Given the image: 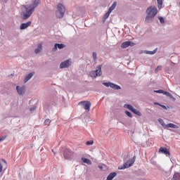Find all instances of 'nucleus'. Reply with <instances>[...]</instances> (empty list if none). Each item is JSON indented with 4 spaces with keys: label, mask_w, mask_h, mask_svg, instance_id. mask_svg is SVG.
<instances>
[{
    "label": "nucleus",
    "mask_w": 180,
    "mask_h": 180,
    "mask_svg": "<svg viewBox=\"0 0 180 180\" xmlns=\"http://www.w3.org/2000/svg\"><path fill=\"white\" fill-rule=\"evenodd\" d=\"M71 64H72V61L71 60V59H68L67 60L62 62L60 64V68H69V67H71Z\"/></svg>",
    "instance_id": "nucleus-9"
},
{
    "label": "nucleus",
    "mask_w": 180,
    "mask_h": 180,
    "mask_svg": "<svg viewBox=\"0 0 180 180\" xmlns=\"http://www.w3.org/2000/svg\"><path fill=\"white\" fill-rule=\"evenodd\" d=\"M129 46H131V47H133V46H134V44L130 41H127L123 42L121 44V48L122 49H127V47H129Z\"/></svg>",
    "instance_id": "nucleus-13"
},
{
    "label": "nucleus",
    "mask_w": 180,
    "mask_h": 180,
    "mask_svg": "<svg viewBox=\"0 0 180 180\" xmlns=\"http://www.w3.org/2000/svg\"><path fill=\"white\" fill-rule=\"evenodd\" d=\"M42 49H43V46L41 45V44H39L37 46V48L35 49V50H34L35 54H39V53H40V51H41Z\"/></svg>",
    "instance_id": "nucleus-19"
},
{
    "label": "nucleus",
    "mask_w": 180,
    "mask_h": 180,
    "mask_svg": "<svg viewBox=\"0 0 180 180\" xmlns=\"http://www.w3.org/2000/svg\"><path fill=\"white\" fill-rule=\"evenodd\" d=\"M92 56H93V60H94V61H96V60H97L96 52H93Z\"/></svg>",
    "instance_id": "nucleus-29"
},
{
    "label": "nucleus",
    "mask_w": 180,
    "mask_h": 180,
    "mask_svg": "<svg viewBox=\"0 0 180 180\" xmlns=\"http://www.w3.org/2000/svg\"><path fill=\"white\" fill-rule=\"evenodd\" d=\"M157 50H158V49L156 48L155 50H153L152 51H142L141 52V53L143 54V53L144 54H150V56H153V55L155 54V53H157Z\"/></svg>",
    "instance_id": "nucleus-17"
},
{
    "label": "nucleus",
    "mask_w": 180,
    "mask_h": 180,
    "mask_svg": "<svg viewBox=\"0 0 180 180\" xmlns=\"http://www.w3.org/2000/svg\"><path fill=\"white\" fill-rule=\"evenodd\" d=\"M158 13V10L157 7L154 6H150L146 9V17L145 18V22L146 23H153V20H154V18Z\"/></svg>",
    "instance_id": "nucleus-2"
},
{
    "label": "nucleus",
    "mask_w": 180,
    "mask_h": 180,
    "mask_svg": "<svg viewBox=\"0 0 180 180\" xmlns=\"http://www.w3.org/2000/svg\"><path fill=\"white\" fill-rule=\"evenodd\" d=\"M162 70V66L159 65L156 68V69L155 70V74H157V72H158V71H161Z\"/></svg>",
    "instance_id": "nucleus-25"
},
{
    "label": "nucleus",
    "mask_w": 180,
    "mask_h": 180,
    "mask_svg": "<svg viewBox=\"0 0 180 180\" xmlns=\"http://www.w3.org/2000/svg\"><path fill=\"white\" fill-rule=\"evenodd\" d=\"M16 91L18 94V95H24L25 94V87L24 86H16Z\"/></svg>",
    "instance_id": "nucleus-16"
},
{
    "label": "nucleus",
    "mask_w": 180,
    "mask_h": 180,
    "mask_svg": "<svg viewBox=\"0 0 180 180\" xmlns=\"http://www.w3.org/2000/svg\"><path fill=\"white\" fill-rule=\"evenodd\" d=\"M39 4L40 0H34L30 5L22 6L21 11L22 19L24 20L29 19V18L33 15L35 8H37Z\"/></svg>",
    "instance_id": "nucleus-1"
},
{
    "label": "nucleus",
    "mask_w": 180,
    "mask_h": 180,
    "mask_svg": "<svg viewBox=\"0 0 180 180\" xmlns=\"http://www.w3.org/2000/svg\"><path fill=\"white\" fill-rule=\"evenodd\" d=\"M110 12L108 11L103 16V19H108L110 16Z\"/></svg>",
    "instance_id": "nucleus-26"
},
{
    "label": "nucleus",
    "mask_w": 180,
    "mask_h": 180,
    "mask_svg": "<svg viewBox=\"0 0 180 180\" xmlns=\"http://www.w3.org/2000/svg\"><path fill=\"white\" fill-rule=\"evenodd\" d=\"M154 92H155L156 94H163L165 91L164 90H155Z\"/></svg>",
    "instance_id": "nucleus-31"
},
{
    "label": "nucleus",
    "mask_w": 180,
    "mask_h": 180,
    "mask_svg": "<svg viewBox=\"0 0 180 180\" xmlns=\"http://www.w3.org/2000/svg\"><path fill=\"white\" fill-rule=\"evenodd\" d=\"M2 168H3L2 163H1L0 162V172H2Z\"/></svg>",
    "instance_id": "nucleus-36"
},
{
    "label": "nucleus",
    "mask_w": 180,
    "mask_h": 180,
    "mask_svg": "<svg viewBox=\"0 0 180 180\" xmlns=\"http://www.w3.org/2000/svg\"><path fill=\"white\" fill-rule=\"evenodd\" d=\"M125 115H127V116H128V117H133V115H131V112H130L129 111L126 110L125 111Z\"/></svg>",
    "instance_id": "nucleus-28"
},
{
    "label": "nucleus",
    "mask_w": 180,
    "mask_h": 180,
    "mask_svg": "<svg viewBox=\"0 0 180 180\" xmlns=\"http://www.w3.org/2000/svg\"><path fill=\"white\" fill-rule=\"evenodd\" d=\"M158 122L161 126H162L163 128L168 129H179V127L175 124L169 123L166 124V123L164 122V120L160 118L158 120Z\"/></svg>",
    "instance_id": "nucleus-4"
},
{
    "label": "nucleus",
    "mask_w": 180,
    "mask_h": 180,
    "mask_svg": "<svg viewBox=\"0 0 180 180\" xmlns=\"http://www.w3.org/2000/svg\"><path fill=\"white\" fill-rule=\"evenodd\" d=\"M117 6V2L115 1L112 6L109 8L108 11L112 13V11H115L116 9V6Z\"/></svg>",
    "instance_id": "nucleus-21"
},
{
    "label": "nucleus",
    "mask_w": 180,
    "mask_h": 180,
    "mask_svg": "<svg viewBox=\"0 0 180 180\" xmlns=\"http://www.w3.org/2000/svg\"><path fill=\"white\" fill-rule=\"evenodd\" d=\"M52 153H53V154H56V153H54V150H52Z\"/></svg>",
    "instance_id": "nucleus-41"
},
{
    "label": "nucleus",
    "mask_w": 180,
    "mask_h": 180,
    "mask_svg": "<svg viewBox=\"0 0 180 180\" xmlns=\"http://www.w3.org/2000/svg\"><path fill=\"white\" fill-rule=\"evenodd\" d=\"M72 155V151H71V150L65 149V151L63 153V157L65 160H70Z\"/></svg>",
    "instance_id": "nucleus-11"
},
{
    "label": "nucleus",
    "mask_w": 180,
    "mask_h": 180,
    "mask_svg": "<svg viewBox=\"0 0 180 180\" xmlns=\"http://www.w3.org/2000/svg\"><path fill=\"white\" fill-rule=\"evenodd\" d=\"M56 11V16L61 19V18H64V15L65 13V7L62 4H58L57 6Z\"/></svg>",
    "instance_id": "nucleus-3"
},
{
    "label": "nucleus",
    "mask_w": 180,
    "mask_h": 180,
    "mask_svg": "<svg viewBox=\"0 0 180 180\" xmlns=\"http://www.w3.org/2000/svg\"><path fill=\"white\" fill-rule=\"evenodd\" d=\"M30 112H34L36 110V106H33L30 108Z\"/></svg>",
    "instance_id": "nucleus-33"
},
{
    "label": "nucleus",
    "mask_w": 180,
    "mask_h": 180,
    "mask_svg": "<svg viewBox=\"0 0 180 180\" xmlns=\"http://www.w3.org/2000/svg\"><path fill=\"white\" fill-rule=\"evenodd\" d=\"M30 25H32V21H28L26 23H22L20 25V30H25V29H27Z\"/></svg>",
    "instance_id": "nucleus-15"
},
{
    "label": "nucleus",
    "mask_w": 180,
    "mask_h": 180,
    "mask_svg": "<svg viewBox=\"0 0 180 180\" xmlns=\"http://www.w3.org/2000/svg\"><path fill=\"white\" fill-rule=\"evenodd\" d=\"M33 77V73L30 72L27 76H25L24 82L26 83L27 81H30V79H32V77Z\"/></svg>",
    "instance_id": "nucleus-20"
},
{
    "label": "nucleus",
    "mask_w": 180,
    "mask_h": 180,
    "mask_svg": "<svg viewBox=\"0 0 180 180\" xmlns=\"http://www.w3.org/2000/svg\"><path fill=\"white\" fill-rule=\"evenodd\" d=\"M160 106H161V108H162L163 109H165V110H167V106L164 105H160Z\"/></svg>",
    "instance_id": "nucleus-35"
},
{
    "label": "nucleus",
    "mask_w": 180,
    "mask_h": 180,
    "mask_svg": "<svg viewBox=\"0 0 180 180\" xmlns=\"http://www.w3.org/2000/svg\"><path fill=\"white\" fill-rule=\"evenodd\" d=\"M158 19L162 25H164V23H165V20H164V18L158 17Z\"/></svg>",
    "instance_id": "nucleus-27"
},
{
    "label": "nucleus",
    "mask_w": 180,
    "mask_h": 180,
    "mask_svg": "<svg viewBox=\"0 0 180 180\" xmlns=\"http://www.w3.org/2000/svg\"><path fill=\"white\" fill-rule=\"evenodd\" d=\"M159 153H160L161 154H165V155H166V157H170V155H171V153H169V151L168 150V149L167 148L161 147L159 149Z\"/></svg>",
    "instance_id": "nucleus-12"
},
{
    "label": "nucleus",
    "mask_w": 180,
    "mask_h": 180,
    "mask_svg": "<svg viewBox=\"0 0 180 180\" xmlns=\"http://www.w3.org/2000/svg\"><path fill=\"white\" fill-rule=\"evenodd\" d=\"M52 153H53V154H56V153H54V150H52Z\"/></svg>",
    "instance_id": "nucleus-40"
},
{
    "label": "nucleus",
    "mask_w": 180,
    "mask_h": 180,
    "mask_svg": "<svg viewBox=\"0 0 180 180\" xmlns=\"http://www.w3.org/2000/svg\"><path fill=\"white\" fill-rule=\"evenodd\" d=\"M64 47H65V45L64 44H55L54 47L52 49V51L56 52L57 51V49L61 50V49H64Z\"/></svg>",
    "instance_id": "nucleus-14"
},
{
    "label": "nucleus",
    "mask_w": 180,
    "mask_h": 180,
    "mask_svg": "<svg viewBox=\"0 0 180 180\" xmlns=\"http://www.w3.org/2000/svg\"><path fill=\"white\" fill-rule=\"evenodd\" d=\"M86 144V146H92V144H94V141H88Z\"/></svg>",
    "instance_id": "nucleus-32"
},
{
    "label": "nucleus",
    "mask_w": 180,
    "mask_h": 180,
    "mask_svg": "<svg viewBox=\"0 0 180 180\" xmlns=\"http://www.w3.org/2000/svg\"><path fill=\"white\" fill-rule=\"evenodd\" d=\"M103 85H104V86H107V88H112V89L117 90L118 91L119 89H122V87L117 84H115L114 83H112L110 82H103Z\"/></svg>",
    "instance_id": "nucleus-8"
},
{
    "label": "nucleus",
    "mask_w": 180,
    "mask_h": 180,
    "mask_svg": "<svg viewBox=\"0 0 180 180\" xmlns=\"http://www.w3.org/2000/svg\"><path fill=\"white\" fill-rule=\"evenodd\" d=\"M4 2H8V0H4Z\"/></svg>",
    "instance_id": "nucleus-42"
},
{
    "label": "nucleus",
    "mask_w": 180,
    "mask_h": 180,
    "mask_svg": "<svg viewBox=\"0 0 180 180\" xmlns=\"http://www.w3.org/2000/svg\"><path fill=\"white\" fill-rule=\"evenodd\" d=\"M163 95H166V96H169L171 99H174V96L168 91H164Z\"/></svg>",
    "instance_id": "nucleus-23"
},
{
    "label": "nucleus",
    "mask_w": 180,
    "mask_h": 180,
    "mask_svg": "<svg viewBox=\"0 0 180 180\" xmlns=\"http://www.w3.org/2000/svg\"><path fill=\"white\" fill-rule=\"evenodd\" d=\"M79 105L83 106L84 109L88 112L91 110V103L89 101H81Z\"/></svg>",
    "instance_id": "nucleus-10"
},
{
    "label": "nucleus",
    "mask_w": 180,
    "mask_h": 180,
    "mask_svg": "<svg viewBox=\"0 0 180 180\" xmlns=\"http://www.w3.org/2000/svg\"><path fill=\"white\" fill-rule=\"evenodd\" d=\"M50 123H51V121L50 120V119H46L44 121V124H46V126H49V124H50Z\"/></svg>",
    "instance_id": "nucleus-30"
},
{
    "label": "nucleus",
    "mask_w": 180,
    "mask_h": 180,
    "mask_svg": "<svg viewBox=\"0 0 180 180\" xmlns=\"http://www.w3.org/2000/svg\"><path fill=\"white\" fill-rule=\"evenodd\" d=\"M52 153H53V154H56V153H54V150H52Z\"/></svg>",
    "instance_id": "nucleus-39"
},
{
    "label": "nucleus",
    "mask_w": 180,
    "mask_h": 180,
    "mask_svg": "<svg viewBox=\"0 0 180 180\" xmlns=\"http://www.w3.org/2000/svg\"><path fill=\"white\" fill-rule=\"evenodd\" d=\"M172 180H180V174L179 173H175L173 176V178Z\"/></svg>",
    "instance_id": "nucleus-22"
},
{
    "label": "nucleus",
    "mask_w": 180,
    "mask_h": 180,
    "mask_svg": "<svg viewBox=\"0 0 180 180\" xmlns=\"http://www.w3.org/2000/svg\"><path fill=\"white\" fill-rule=\"evenodd\" d=\"M5 139H6V136H3L0 137V141H4V140H5Z\"/></svg>",
    "instance_id": "nucleus-34"
},
{
    "label": "nucleus",
    "mask_w": 180,
    "mask_h": 180,
    "mask_svg": "<svg viewBox=\"0 0 180 180\" xmlns=\"http://www.w3.org/2000/svg\"><path fill=\"white\" fill-rule=\"evenodd\" d=\"M81 160L84 164H87V165H92V162L91 160L86 158H82Z\"/></svg>",
    "instance_id": "nucleus-18"
},
{
    "label": "nucleus",
    "mask_w": 180,
    "mask_h": 180,
    "mask_svg": "<svg viewBox=\"0 0 180 180\" xmlns=\"http://www.w3.org/2000/svg\"><path fill=\"white\" fill-rule=\"evenodd\" d=\"M124 108H125V109H128L129 110H130L137 116H139V117L142 116L141 112L139 110L135 109L134 107H133V105L130 104H124Z\"/></svg>",
    "instance_id": "nucleus-6"
},
{
    "label": "nucleus",
    "mask_w": 180,
    "mask_h": 180,
    "mask_svg": "<svg viewBox=\"0 0 180 180\" xmlns=\"http://www.w3.org/2000/svg\"><path fill=\"white\" fill-rule=\"evenodd\" d=\"M102 75V65L96 67V70H93L90 72V77L92 78H96V77H101Z\"/></svg>",
    "instance_id": "nucleus-5"
},
{
    "label": "nucleus",
    "mask_w": 180,
    "mask_h": 180,
    "mask_svg": "<svg viewBox=\"0 0 180 180\" xmlns=\"http://www.w3.org/2000/svg\"><path fill=\"white\" fill-rule=\"evenodd\" d=\"M134 158L129 159L127 162H125L123 166L118 167V169H126V168H130L133 164H134Z\"/></svg>",
    "instance_id": "nucleus-7"
},
{
    "label": "nucleus",
    "mask_w": 180,
    "mask_h": 180,
    "mask_svg": "<svg viewBox=\"0 0 180 180\" xmlns=\"http://www.w3.org/2000/svg\"><path fill=\"white\" fill-rule=\"evenodd\" d=\"M98 168H99V169H103V166H102V165H98Z\"/></svg>",
    "instance_id": "nucleus-37"
},
{
    "label": "nucleus",
    "mask_w": 180,
    "mask_h": 180,
    "mask_svg": "<svg viewBox=\"0 0 180 180\" xmlns=\"http://www.w3.org/2000/svg\"><path fill=\"white\" fill-rule=\"evenodd\" d=\"M154 105H158L160 106V105H161V104H160L159 103L155 102Z\"/></svg>",
    "instance_id": "nucleus-38"
},
{
    "label": "nucleus",
    "mask_w": 180,
    "mask_h": 180,
    "mask_svg": "<svg viewBox=\"0 0 180 180\" xmlns=\"http://www.w3.org/2000/svg\"><path fill=\"white\" fill-rule=\"evenodd\" d=\"M157 2L158 9H161L162 8V0H157Z\"/></svg>",
    "instance_id": "nucleus-24"
}]
</instances>
